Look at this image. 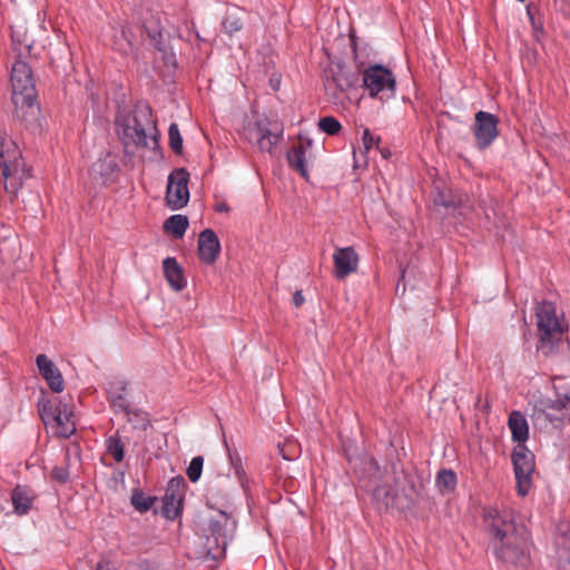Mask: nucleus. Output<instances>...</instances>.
Segmentation results:
<instances>
[{
	"label": "nucleus",
	"instance_id": "obj_1",
	"mask_svg": "<svg viewBox=\"0 0 570 570\" xmlns=\"http://www.w3.org/2000/svg\"><path fill=\"white\" fill-rule=\"evenodd\" d=\"M490 547L503 563L524 567L530 560V535L511 510L491 509L484 514Z\"/></svg>",
	"mask_w": 570,
	"mask_h": 570
},
{
	"label": "nucleus",
	"instance_id": "obj_2",
	"mask_svg": "<svg viewBox=\"0 0 570 570\" xmlns=\"http://www.w3.org/2000/svg\"><path fill=\"white\" fill-rule=\"evenodd\" d=\"M118 134L126 149H156L158 130L153 119L151 108L147 104H137L132 114L120 115L116 119Z\"/></svg>",
	"mask_w": 570,
	"mask_h": 570
},
{
	"label": "nucleus",
	"instance_id": "obj_3",
	"mask_svg": "<svg viewBox=\"0 0 570 570\" xmlns=\"http://www.w3.org/2000/svg\"><path fill=\"white\" fill-rule=\"evenodd\" d=\"M420 489L414 479L403 470L385 474L373 489L372 498L380 509L410 510L417 501Z\"/></svg>",
	"mask_w": 570,
	"mask_h": 570
},
{
	"label": "nucleus",
	"instance_id": "obj_4",
	"mask_svg": "<svg viewBox=\"0 0 570 570\" xmlns=\"http://www.w3.org/2000/svg\"><path fill=\"white\" fill-rule=\"evenodd\" d=\"M10 82L14 117L30 127L37 121L40 109L36 102L37 90L33 72L24 60L17 59L13 63Z\"/></svg>",
	"mask_w": 570,
	"mask_h": 570
},
{
	"label": "nucleus",
	"instance_id": "obj_5",
	"mask_svg": "<svg viewBox=\"0 0 570 570\" xmlns=\"http://www.w3.org/2000/svg\"><path fill=\"white\" fill-rule=\"evenodd\" d=\"M538 331L540 342L538 351L546 356L566 354L570 350L564 340V325L557 316L556 306L551 302H542L537 306Z\"/></svg>",
	"mask_w": 570,
	"mask_h": 570
},
{
	"label": "nucleus",
	"instance_id": "obj_6",
	"mask_svg": "<svg viewBox=\"0 0 570 570\" xmlns=\"http://www.w3.org/2000/svg\"><path fill=\"white\" fill-rule=\"evenodd\" d=\"M17 144L6 135H0V187L14 197L30 177Z\"/></svg>",
	"mask_w": 570,
	"mask_h": 570
},
{
	"label": "nucleus",
	"instance_id": "obj_7",
	"mask_svg": "<svg viewBox=\"0 0 570 570\" xmlns=\"http://www.w3.org/2000/svg\"><path fill=\"white\" fill-rule=\"evenodd\" d=\"M362 76L363 86L371 97L389 99L394 96L396 82L390 69L382 65H373L365 68Z\"/></svg>",
	"mask_w": 570,
	"mask_h": 570
},
{
	"label": "nucleus",
	"instance_id": "obj_8",
	"mask_svg": "<svg viewBox=\"0 0 570 570\" xmlns=\"http://www.w3.org/2000/svg\"><path fill=\"white\" fill-rule=\"evenodd\" d=\"M511 460L518 494L525 497L532 487V475L535 470L534 454L523 444H518L511 454Z\"/></svg>",
	"mask_w": 570,
	"mask_h": 570
},
{
	"label": "nucleus",
	"instance_id": "obj_9",
	"mask_svg": "<svg viewBox=\"0 0 570 570\" xmlns=\"http://www.w3.org/2000/svg\"><path fill=\"white\" fill-rule=\"evenodd\" d=\"M189 173L185 168H177L168 176L166 202L169 208L177 210L189 200Z\"/></svg>",
	"mask_w": 570,
	"mask_h": 570
},
{
	"label": "nucleus",
	"instance_id": "obj_10",
	"mask_svg": "<svg viewBox=\"0 0 570 570\" xmlns=\"http://www.w3.org/2000/svg\"><path fill=\"white\" fill-rule=\"evenodd\" d=\"M358 80V72L347 70L342 62L331 63L324 71V86L326 91L335 88L341 92H345L350 89L356 88Z\"/></svg>",
	"mask_w": 570,
	"mask_h": 570
},
{
	"label": "nucleus",
	"instance_id": "obj_11",
	"mask_svg": "<svg viewBox=\"0 0 570 570\" xmlns=\"http://www.w3.org/2000/svg\"><path fill=\"white\" fill-rule=\"evenodd\" d=\"M473 134L479 149L488 148L498 137V118L487 111H478L474 117Z\"/></svg>",
	"mask_w": 570,
	"mask_h": 570
},
{
	"label": "nucleus",
	"instance_id": "obj_12",
	"mask_svg": "<svg viewBox=\"0 0 570 570\" xmlns=\"http://www.w3.org/2000/svg\"><path fill=\"white\" fill-rule=\"evenodd\" d=\"M128 382L124 379H111L107 382L106 392L110 405L117 412H124L127 416L131 413L139 416L141 415L138 410H131L127 399Z\"/></svg>",
	"mask_w": 570,
	"mask_h": 570
},
{
	"label": "nucleus",
	"instance_id": "obj_13",
	"mask_svg": "<svg viewBox=\"0 0 570 570\" xmlns=\"http://www.w3.org/2000/svg\"><path fill=\"white\" fill-rule=\"evenodd\" d=\"M185 485V480L181 476L173 478L167 487L161 514L167 520H175L179 513L181 503V488Z\"/></svg>",
	"mask_w": 570,
	"mask_h": 570
},
{
	"label": "nucleus",
	"instance_id": "obj_14",
	"mask_svg": "<svg viewBox=\"0 0 570 570\" xmlns=\"http://www.w3.org/2000/svg\"><path fill=\"white\" fill-rule=\"evenodd\" d=\"M119 167L116 155L106 153L90 167V177L98 184L107 185L115 179Z\"/></svg>",
	"mask_w": 570,
	"mask_h": 570
},
{
	"label": "nucleus",
	"instance_id": "obj_15",
	"mask_svg": "<svg viewBox=\"0 0 570 570\" xmlns=\"http://www.w3.org/2000/svg\"><path fill=\"white\" fill-rule=\"evenodd\" d=\"M334 275L337 279H344L346 276L356 272L358 266V255L353 247L337 248L333 255Z\"/></svg>",
	"mask_w": 570,
	"mask_h": 570
},
{
	"label": "nucleus",
	"instance_id": "obj_16",
	"mask_svg": "<svg viewBox=\"0 0 570 570\" xmlns=\"http://www.w3.org/2000/svg\"><path fill=\"white\" fill-rule=\"evenodd\" d=\"M220 253V242L216 233L210 229H204L198 237V255L205 264H214Z\"/></svg>",
	"mask_w": 570,
	"mask_h": 570
},
{
	"label": "nucleus",
	"instance_id": "obj_17",
	"mask_svg": "<svg viewBox=\"0 0 570 570\" xmlns=\"http://www.w3.org/2000/svg\"><path fill=\"white\" fill-rule=\"evenodd\" d=\"M543 412L550 422L570 421V389L559 392L556 400L544 404Z\"/></svg>",
	"mask_w": 570,
	"mask_h": 570
},
{
	"label": "nucleus",
	"instance_id": "obj_18",
	"mask_svg": "<svg viewBox=\"0 0 570 570\" xmlns=\"http://www.w3.org/2000/svg\"><path fill=\"white\" fill-rule=\"evenodd\" d=\"M36 363L40 375L47 381L50 390L56 393L63 391L65 383L59 368L45 354H39Z\"/></svg>",
	"mask_w": 570,
	"mask_h": 570
},
{
	"label": "nucleus",
	"instance_id": "obj_19",
	"mask_svg": "<svg viewBox=\"0 0 570 570\" xmlns=\"http://www.w3.org/2000/svg\"><path fill=\"white\" fill-rule=\"evenodd\" d=\"M309 148L311 141H307L306 145H294L287 153V161L289 167L297 171L305 179L308 178L307 153Z\"/></svg>",
	"mask_w": 570,
	"mask_h": 570
},
{
	"label": "nucleus",
	"instance_id": "obj_20",
	"mask_svg": "<svg viewBox=\"0 0 570 570\" xmlns=\"http://www.w3.org/2000/svg\"><path fill=\"white\" fill-rule=\"evenodd\" d=\"M73 412L67 405L59 402L56 407V413L53 415V422L57 424L56 433L62 438H69L76 431V425L72 420Z\"/></svg>",
	"mask_w": 570,
	"mask_h": 570
},
{
	"label": "nucleus",
	"instance_id": "obj_21",
	"mask_svg": "<svg viewBox=\"0 0 570 570\" xmlns=\"http://www.w3.org/2000/svg\"><path fill=\"white\" fill-rule=\"evenodd\" d=\"M163 271L166 281L174 291L179 292L185 288L186 281L184 277V272L181 266L177 263L176 258H165L163 262Z\"/></svg>",
	"mask_w": 570,
	"mask_h": 570
},
{
	"label": "nucleus",
	"instance_id": "obj_22",
	"mask_svg": "<svg viewBox=\"0 0 570 570\" xmlns=\"http://www.w3.org/2000/svg\"><path fill=\"white\" fill-rule=\"evenodd\" d=\"M257 142L262 151L272 154L275 146L279 142L283 128L275 125L274 129H269L265 126L257 125Z\"/></svg>",
	"mask_w": 570,
	"mask_h": 570
},
{
	"label": "nucleus",
	"instance_id": "obj_23",
	"mask_svg": "<svg viewBox=\"0 0 570 570\" xmlns=\"http://www.w3.org/2000/svg\"><path fill=\"white\" fill-rule=\"evenodd\" d=\"M35 498L36 494L30 488L26 485H17L11 492L13 511L19 515L28 513Z\"/></svg>",
	"mask_w": 570,
	"mask_h": 570
},
{
	"label": "nucleus",
	"instance_id": "obj_24",
	"mask_svg": "<svg viewBox=\"0 0 570 570\" xmlns=\"http://www.w3.org/2000/svg\"><path fill=\"white\" fill-rule=\"evenodd\" d=\"M508 425L511 430L512 439L519 444H523L529 438V425L525 416L520 411H513L509 415Z\"/></svg>",
	"mask_w": 570,
	"mask_h": 570
},
{
	"label": "nucleus",
	"instance_id": "obj_25",
	"mask_svg": "<svg viewBox=\"0 0 570 570\" xmlns=\"http://www.w3.org/2000/svg\"><path fill=\"white\" fill-rule=\"evenodd\" d=\"M188 218L184 215H171L164 223L166 232L170 233L176 239L181 238L188 228Z\"/></svg>",
	"mask_w": 570,
	"mask_h": 570
},
{
	"label": "nucleus",
	"instance_id": "obj_26",
	"mask_svg": "<svg viewBox=\"0 0 570 570\" xmlns=\"http://www.w3.org/2000/svg\"><path fill=\"white\" fill-rule=\"evenodd\" d=\"M130 501L137 511L147 512L154 505L156 498L146 495L144 492L137 490L134 491Z\"/></svg>",
	"mask_w": 570,
	"mask_h": 570
},
{
	"label": "nucleus",
	"instance_id": "obj_27",
	"mask_svg": "<svg viewBox=\"0 0 570 570\" xmlns=\"http://www.w3.org/2000/svg\"><path fill=\"white\" fill-rule=\"evenodd\" d=\"M456 475L452 470H442L436 478L438 488L443 491H451L455 488Z\"/></svg>",
	"mask_w": 570,
	"mask_h": 570
},
{
	"label": "nucleus",
	"instance_id": "obj_28",
	"mask_svg": "<svg viewBox=\"0 0 570 570\" xmlns=\"http://www.w3.org/2000/svg\"><path fill=\"white\" fill-rule=\"evenodd\" d=\"M107 452L114 458L116 462H121L125 456L124 444L118 436H110L106 441Z\"/></svg>",
	"mask_w": 570,
	"mask_h": 570
},
{
	"label": "nucleus",
	"instance_id": "obj_29",
	"mask_svg": "<svg viewBox=\"0 0 570 570\" xmlns=\"http://www.w3.org/2000/svg\"><path fill=\"white\" fill-rule=\"evenodd\" d=\"M169 146L174 153L181 155L183 153V138L178 125L173 122L168 128Z\"/></svg>",
	"mask_w": 570,
	"mask_h": 570
},
{
	"label": "nucleus",
	"instance_id": "obj_30",
	"mask_svg": "<svg viewBox=\"0 0 570 570\" xmlns=\"http://www.w3.org/2000/svg\"><path fill=\"white\" fill-rule=\"evenodd\" d=\"M318 128L323 132L334 136L341 131L342 125L336 118H334L332 116H327V117H323L320 119Z\"/></svg>",
	"mask_w": 570,
	"mask_h": 570
},
{
	"label": "nucleus",
	"instance_id": "obj_31",
	"mask_svg": "<svg viewBox=\"0 0 570 570\" xmlns=\"http://www.w3.org/2000/svg\"><path fill=\"white\" fill-rule=\"evenodd\" d=\"M223 28L226 33L232 36L243 28V21L236 12H228L223 21Z\"/></svg>",
	"mask_w": 570,
	"mask_h": 570
},
{
	"label": "nucleus",
	"instance_id": "obj_32",
	"mask_svg": "<svg viewBox=\"0 0 570 570\" xmlns=\"http://www.w3.org/2000/svg\"><path fill=\"white\" fill-rule=\"evenodd\" d=\"M204 459L202 456H195L190 461L186 474L191 482H197L202 475Z\"/></svg>",
	"mask_w": 570,
	"mask_h": 570
},
{
	"label": "nucleus",
	"instance_id": "obj_33",
	"mask_svg": "<svg viewBox=\"0 0 570 570\" xmlns=\"http://www.w3.org/2000/svg\"><path fill=\"white\" fill-rule=\"evenodd\" d=\"M209 530L212 534L215 537V540L218 546H222V552L220 554H224L226 546H227V539L226 534L223 533V525L219 521H210Z\"/></svg>",
	"mask_w": 570,
	"mask_h": 570
},
{
	"label": "nucleus",
	"instance_id": "obj_34",
	"mask_svg": "<svg viewBox=\"0 0 570 570\" xmlns=\"http://www.w3.org/2000/svg\"><path fill=\"white\" fill-rule=\"evenodd\" d=\"M148 37L151 39L153 45L160 50L163 32L159 26H145Z\"/></svg>",
	"mask_w": 570,
	"mask_h": 570
},
{
	"label": "nucleus",
	"instance_id": "obj_35",
	"mask_svg": "<svg viewBox=\"0 0 570 570\" xmlns=\"http://www.w3.org/2000/svg\"><path fill=\"white\" fill-rule=\"evenodd\" d=\"M39 413L42 421L47 424L49 421H53V415L56 413V409H52L50 402L47 401L45 403H39Z\"/></svg>",
	"mask_w": 570,
	"mask_h": 570
},
{
	"label": "nucleus",
	"instance_id": "obj_36",
	"mask_svg": "<svg viewBox=\"0 0 570 570\" xmlns=\"http://www.w3.org/2000/svg\"><path fill=\"white\" fill-rule=\"evenodd\" d=\"M51 476L59 483H66L69 481L70 475L66 466H56L52 469Z\"/></svg>",
	"mask_w": 570,
	"mask_h": 570
},
{
	"label": "nucleus",
	"instance_id": "obj_37",
	"mask_svg": "<svg viewBox=\"0 0 570 570\" xmlns=\"http://www.w3.org/2000/svg\"><path fill=\"white\" fill-rule=\"evenodd\" d=\"M363 145L366 151H368L373 146H377L380 142V137H375L371 134L368 129H364L363 131Z\"/></svg>",
	"mask_w": 570,
	"mask_h": 570
},
{
	"label": "nucleus",
	"instance_id": "obj_38",
	"mask_svg": "<svg viewBox=\"0 0 570 570\" xmlns=\"http://www.w3.org/2000/svg\"><path fill=\"white\" fill-rule=\"evenodd\" d=\"M230 463L235 470V474H236L237 479L239 480L240 483H243L245 471L242 468L240 458H238V456L234 458L230 455Z\"/></svg>",
	"mask_w": 570,
	"mask_h": 570
},
{
	"label": "nucleus",
	"instance_id": "obj_39",
	"mask_svg": "<svg viewBox=\"0 0 570 570\" xmlns=\"http://www.w3.org/2000/svg\"><path fill=\"white\" fill-rule=\"evenodd\" d=\"M141 413V415L137 416L135 415L134 413L130 414V416H127L128 417V421L129 422H136L139 423L144 429L147 428L148 425V420L146 417V413L142 412V411H139Z\"/></svg>",
	"mask_w": 570,
	"mask_h": 570
},
{
	"label": "nucleus",
	"instance_id": "obj_40",
	"mask_svg": "<svg viewBox=\"0 0 570 570\" xmlns=\"http://www.w3.org/2000/svg\"><path fill=\"white\" fill-rule=\"evenodd\" d=\"M351 42H352V47H353L354 60H355L357 68L360 69L363 66V62L358 60L357 46H356V41H355L354 37L351 38Z\"/></svg>",
	"mask_w": 570,
	"mask_h": 570
},
{
	"label": "nucleus",
	"instance_id": "obj_41",
	"mask_svg": "<svg viewBox=\"0 0 570 570\" xmlns=\"http://www.w3.org/2000/svg\"><path fill=\"white\" fill-rule=\"evenodd\" d=\"M304 296L301 291H296L293 295V304L299 307L304 303Z\"/></svg>",
	"mask_w": 570,
	"mask_h": 570
},
{
	"label": "nucleus",
	"instance_id": "obj_42",
	"mask_svg": "<svg viewBox=\"0 0 570 570\" xmlns=\"http://www.w3.org/2000/svg\"><path fill=\"white\" fill-rule=\"evenodd\" d=\"M97 570H115L112 563L110 561H100L97 564Z\"/></svg>",
	"mask_w": 570,
	"mask_h": 570
},
{
	"label": "nucleus",
	"instance_id": "obj_43",
	"mask_svg": "<svg viewBox=\"0 0 570 570\" xmlns=\"http://www.w3.org/2000/svg\"><path fill=\"white\" fill-rule=\"evenodd\" d=\"M215 210L218 213H228L229 206L225 202H220L215 205Z\"/></svg>",
	"mask_w": 570,
	"mask_h": 570
},
{
	"label": "nucleus",
	"instance_id": "obj_44",
	"mask_svg": "<svg viewBox=\"0 0 570 570\" xmlns=\"http://www.w3.org/2000/svg\"><path fill=\"white\" fill-rule=\"evenodd\" d=\"M269 82H271V86H272V88L274 90H278L279 89L281 80L278 78L272 77Z\"/></svg>",
	"mask_w": 570,
	"mask_h": 570
},
{
	"label": "nucleus",
	"instance_id": "obj_45",
	"mask_svg": "<svg viewBox=\"0 0 570 570\" xmlns=\"http://www.w3.org/2000/svg\"><path fill=\"white\" fill-rule=\"evenodd\" d=\"M380 151H381L382 156H383L385 159H387V158L391 156V151H390L389 149H385V148H384V149H381Z\"/></svg>",
	"mask_w": 570,
	"mask_h": 570
},
{
	"label": "nucleus",
	"instance_id": "obj_46",
	"mask_svg": "<svg viewBox=\"0 0 570 570\" xmlns=\"http://www.w3.org/2000/svg\"><path fill=\"white\" fill-rule=\"evenodd\" d=\"M370 464L373 469L379 470L377 462L374 459H371Z\"/></svg>",
	"mask_w": 570,
	"mask_h": 570
},
{
	"label": "nucleus",
	"instance_id": "obj_47",
	"mask_svg": "<svg viewBox=\"0 0 570 570\" xmlns=\"http://www.w3.org/2000/svg\"><path fill=\"white\" fill-rule=\"evenodd\" d=\"M24 48L27 51H30V49L32 48V42H26Z\"/></svg>",
	"mask_w": 570,
	"mask_h": 570
},
{
	"label": "nucleus",
	"instance_id": "obj_48",
	"mask_svg": "<svg viewBox=\"0 0 570 570\" xmlns=\"http://www.w3.org/2000/svg\"><path fill=\"white\" fill-rule=\"evenodd\" d=\"M12 40H13V42L19 41L17 32H12Z\"/></svg>",
	"mask_w": 570,
	"mask_h": 570
},
{
	"label": "nucleus",
	"instance_id": "obj_49",
	"mask_svg": "<svg viewBox=\"0 0 570 570\" xmlns=\"http://www.w3.org/2000/svg\"><path fill=\"white\" fill-rule=\"evenodd\" d=\"M224 521H225L224 527H226V525H227V523H228V518H227L225 514H224Z\"/></svg>",
	"mask_w": 570,
	"mask_h": 570
},
{
	"label": "nucleus",
	"instance_id": "obj_50",
	"mask_svg": "<svg viewBox=\"0 0 570 570\" xmlns=\"http://www.w3.org/2000/svg\"><path fill=\"white\" fill-rule=\"evenodd\" d=\"M561 1H562V2H568V3H570V0H561Z\"/></svg>",
	"mask_w": 570,
	"mask_h": 570
}]
</instances>
